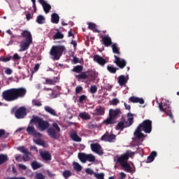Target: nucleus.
I'll use <instances>...</instances> for the list:
<instances>
[{
	"instance_id": "nucleus-1",
	"label": "nucleus",
	"mask_w": 179,
	"mask_h": 179,
	"mask_svg": "<svg viewBox=\"0 0 179 179\" xmlns=\"http://www.w3.org/2000/svg\"><path fill=\"white\" fill-rule=\"evenodd\" d=\"M27 93V90L24 87L11 88L3 91L2 97L6 101H15L18 99H23Z\"/></svg>"
},
{
	"instance_id": "nucleus-2",
	"label": "nucleus",
	"mask_w": 179,
	"mask_h": 179,
	"mask_svg": "<svg viewBox=\"0 0 179 179\" xmlns=\"http://www.w3.org/2000/svg\"><path fill=\"white\" fill-rule=\"evenodd\" d=\"M142 131H143L145 134H150V132H152V120H144L138 126L137 129L134 133L136 139H138V141L143 139L141 142H143V139H145L146 136L142 133Z\"/></svg>"
},
{
	"instance_id": "nucleus-3",
	"label": "nucleus",
	"mask_w": 179,
	"mask_h": 179,
	"mask_svg": "<svg viewBox=\"0 0 179 179\" xmlns=\"http://www.w3.org/2000/svg\"><path fill=\"white\" fill-rule=\"evenodd\" d=\"M21 36L23 38L25 39L22 41L20 44V52L29 50L30 44L33 43V37L31 36V33L28 30H23L21 33Z\"/></svg>"
},
{
	"instance_id": "nucleus-4",
	"label": "nucleus",
	"mask_w": 179,
	"mask_h": 179,
	"mask_svg": "<svg viewBox=\"0 0 179 179\" xmlns=\"http://www.w3.org/2000/svg\"><path fill=\"white\" fill-rule=\"evenodd\" d=\"M64 51H66L65 46L61 45H54L50 51V55L54 61H58L62 57Z\"/></svg>"
},
{
	"instance_id": "nucleus-5",
	"label": "nucleus",
	"mask_w": 179,
	"mask_h": 179,
	"mask_svg": "<svg viewBox=\"0 0 179 179\" xmlns=\"http://www.w3.org/2000/svg\"><path fill=\"white\" fill-rule=\"evenodd\" d=\"M31 122L34 124H38V129L41 131V132H43V131H47L50 128V122L47 120H43V118L38 116H34L31 120Z\"/></svg>"
},
{
	"instance_id": "nucleus-6",
	"label": "nucleus",
	"mask_w": 179,
	"mask_h": 179,
	"mask_svg": "<svg viewBox=\"0 0 179 179\" xmlns=\"http://www.w3.org/2000/svg\"><path fill=\"white\" fill-rule=\"evenodd\" d=\"M127 117V121H120L117 123V125L115 128L117 131H124V128H128L129 127H131V125H132V124L134 123V115L132 113H128Z\"/></svg>"
},
{
	"instance_id": "nucleus-7",
	"label": "nucleus",
	"mask_w": 179,
	"mask_h": 179,
	"mask_svg": "<svg viewBox=\"0 0 179 179\" xmlns=\"http://www.w3.org/2000/svg\"><path fill=\"white\" fill-rule=\"evenodd\" d=\"M52 126L53 127H50L47 132L50 136V138H51L52 139H58V138H59V136H58V133L57 132H61V128L59 127V126L58 125V123L57 122H53L52 124Z\"/></svg>"
},
{
	"instance_id": "nucleus-8",
	"label": "nucleus",
	"mask_w": 179,
	"mask_h": 179,
	"mask_svg": "<svg viewBox=\"0 0 179 179\" xmlns=\"http://www.w3.org/2000/svg\"><path fill=\"white\" fill-rule=\"evenodd\" d=\"M135 156V153L131 150H127L126 152L121 156L117 158V163H120V166L127 163V160L129 159V157H134Z\"/></svg>"
},
{
	"instance_id": "nucleus-9",
	"label": "nucleus",
	"mask_w": 179,
	"mask_h": 179,
	"mask_svg": "<svg viewBox=\"0 0 179 179\" xmlns=\"http://www.w3.org/2000/svg\"><path fill=\"white\" fill-rule=\"evenodd\" d=\"M159 108L160 111L165 113L166 115L169 117V118L173 120V123L176 122L174 120V116H173V113H171V108L170 106L168 107V109H166L162 103H159Z\"/></svg>"
},
{
	"instance_id": "nucleus-10",
	"label": "nucleus",
	"mask_w": 179,
	"mask_h": 179,
	"mask_svg": "<svg viewBox=\"0 0 179 179\" xmlns=\"http://www.w3.org/2000/svg\"><path fill=\"white\" fill-rule=\"evenodd\" d=\"M114 58V64H115V65H117L120 69H124V67L127 66V61L124 59H121L117 55H115Z\"/></svg>"
},
{
	"instance_id": "nucleus-11",
	"label": "nucleus",
	"mask_w": 179,
	"mask_h": 179,
	"mask_svg": "<svg viewBox=\"0 0 179 179\" xmlns=\"http://www.w3.org/2000/svg\"><path fill=\"white\" fill-rule=\"evenodd\" d=\"M28 135H31L34 138H41V134L36 130L34 126L29 125L27 128Z\"/></svg>"
},
{
	"instance_id": "nucleus-12",
	"label": "nucleus",
	"mask_w": 179,
	"mask_h": 179,
	"mask_svg": "<svg viewBox=\"0 0 179 179\" xmlns=\"http://www.w3.org/2000/svg\"><path fill=\"white\" fill-rule=\"evenodd\" d=\"M18 150L21 152L22 153H24V155L22 157V160L24 162H29L30 160V156H31V152H29L27 149H26L24 147H19Z\"/></svg>"
},
{
	"instance_id": "nucleus-13",
	"label": "nucleus",
	"mask_w": 179,
	"mask_h": 179,
	"mask_svg": "<svg viewBox=\"0 0 179 179\" xmlns=\"http://www.w3.org/2000/svg\"><path fill=\"white\" fill-rule=\"evenodd\" d=\"M15 115L16 118L18 120H21L22 118H24L26 115H27V113H26V108L21 107L16 110L15 113Z\"/></svg>"
},
{
	"instance_id": "nucleus-14",
	"label": "nucleus",
	"mask_w": 179,
	"mask_h": 179,
	"mask_svg": "<svg viewBox=\"0 0 179 179\" xmlns=\"http://www.w3.org/2000/svg\"><path fill=\"white\" fill-rule=\"evenodd\" d=\"M115 138H117V136L113 134H110L108 131H106V134L101 136V141H104V142H113Z\"/></svg>"
},
{
	"instance_id": "nucleus-15",
	"label": "nucleus",
	"mask_w": 179,
	"mask_h": 179,
	"mask_svg": "<svg viewBox=\"0 0 179 179\" xmlns=\"http://www.w3.org/2000/svg\"><path fill=\"white\" fill-rule=\"evenodd\" d=\"M94 62H97L101 66H104L107 64V60L99 55H94Z\"/></svg>"
},
{
	"instance_id": "nucleus-16",
	"label": "nucleus",
	"mask_w": 179,
	"mask_h": 179,
	"mask_svg": "<svg viewBox=\"0 0 179 179\" xmlns=\"http://www.w3.org/2000/svg\"><path fill=\"white\" fill-rule=\"evenodd\" d=\"M101 43L105 47H110L111 44H113V41L111 40V37L107 36H101Z\"/></svg>"
},
{
	"instance_id": "nucleus-17",
	"label": "nucleus",
	"mask_w": 179,
	"mask_h": 179,
	"mask_svg": "<svg viewBox=\"0 0 179 179\" xmlns=\"http://www.w3.org/2000/svg\"><path fill=\"white\" fill-rule=\"evenodd\" d=\"M92 152L97 153V155H103V150H101V145L99 143H92L90 145Z\"/></svg>"
},
{
	"instance_id": "nucleus-18",
	"label": "nucleus",
	"mask_w": 179,
	"mask_h": 179,
	"mask_svg": "<svg viewBox=\"0 0 179 179\" xmlns=\"http://www.w3.org/2000/svg\"><path fill=\"white\" fill-rule=\"evenodd\" d=\"M40 156L45 162H51L52 156L48 151H40Z\"/></svg>"
},
{
	"instance_id": "nucleus-19",
	"label": "nucleus",
	"mask_w": 179,
	"mask_h": 179,
	"mask_svg": "<svg viewBox=\"0 0 179 179\" xmlns=\"http://www.w3.org/2000/svg\"><path fill=\"white\" fill-rule=\"evenodd\" d=\"M38 2L42 5L45 13H50V10H51V5L48 3L45 0H38Z\"/></svg>"
},
{
	"instance_id": "nucleus-20",
	"label": "nucleus",
	"mask_w": 179,
	"mask_h": 179,
	"mask_svg": "<svg viewBox=\"0 0 179 179\" xmlns=\"http://www.w3.org/2000/svg\"><path fill=\"white\" fill-rule=\"evenodd\" d=\"M121 114V110L120 109H110L109 110V117H112L113 119L117 120L118 115Z\"/></svg>"
},
{
	"instance_id": "nucleus-21",
	"label": "nucleus",
	"mask_w": 179,
	"mask_h": 179,
	"mask_svg": "<svg viewBox=\"0 0 179 179\" xmlns=\"http://www.w3.org/2000/svg\"><path fill=\"white\" fill-rule=\"evenodd\" d=\"M44 85H54L59 82V78L58 77H55L53 78H45Z\"/></svg>"
},
{
	"instance_id": "nucleus-22",
	"label": "nucleus",
	"mask_w": 179,
	"mask_h": 179,
	"mask_svg": "<svg viewBox=\"0 0 179 179\" xmlns=\"http://www.w3.org/2000/svg\"><path fill=\"white\" fill-rule=\"evenodd\" d=\"M76 79L78 80H82V79H89L90 78V71H85L81 73L80 74L76 76Z\"/></svg>"
},
{
	"instance_id": "nucleus-23",
	"label": "nucleus",
	"mask_w": 179,
	"mask_h": 179,
	"mask_svg": "<svg viewBox=\"0 0 179 179\" xmlns=\"http://www.w3.org/2000/svg\"><path fill=\"white\" fill-rule=\"evenodd\" d=\"M128 77H125V76L124 75L120 76L117 78V82L120 86H125V85H127V83H128Z\"/></svg>"
},
{
	"instance_id": "nucleus-24",
	"label": "nucleus",
	"mask_w": 179,
	"mask_h": 179,
	"mask_svg": "<svg viewBox=\"0 0 179 179\" xmlns=\"http://www.w3.org/2000/svg\"><path fill=\"white\" fill-rule=\"evenodd\" d=\"M103 124H104V125H114V124H117V120H115L114 117L109 116L103 120Z\"/></svg>"
},
{
	"instance_id": "nucleus-25",
	"label": "nucleus",
	"mask_w": 179,
	"mask_h": 179,
	"mask_svg": "<svg viewBox=\"0 0 179 179\" xmlns=\"http://www.w3.org/2000/svg\"><path fill=\"white\" fill-rule=\"evenodd\" d=\"M70 138H71L72 141L74 142H82V138H80L76 131H73L70 134Z\"/></svg>"
},
{
	"instance_id": "nucleus-26",
	"label": "nucleus",
	"mask_w": 179,
	"mask_h": 179,
	"mask_svg": "<svg viewBox=\"0 0 179 179\" xmlns=\"http://www.w3.org/2000/svg\"><path fill=\"white\" fill-rule=\"evenodd\" d=\"M129 100L131 101V103H139L140 104H145V100L142 98L131 96Z\"/></svg>"
},
{
	"instance_id": "nucleus-27",
	"label": "nucleus",
	"mask_w": 179,
	"mask_h": 179,
	"mask_svg": "<svg viewBox=\"0 0 179 179\" xmlns=\"http://www.w3.org/2000/svg\"><path fill=\"white\" fill-rule=\"evenodd\" d=\"M51 22L55 24H58V23H59V15L55 13H52L51 15Z\"/></svg>"
},
{
	"instance_id": "nucleus-28",
	"label": "nucleus",
	"mask_w": 179,
	"mask_h": 179,
	"mask_svg": "<svg viewBox=\"0 0 179 179\" xmlns=\"http://www.w3.org/2000/svg\"><path fill=\"white\" fill-rule=\"evenodd\" d=\"M31 166L33 170H38V169L43 167V164H40L37 161H34L31 162Z\"/></svg>"
},
{
	"instance_id": "nucleus-29",
	"label": "nucleus",
	"mask_w": 179,
	"mask_h": 179,
	"mask_svg": "<svg viewBox=\"0 0 179 179\" xmlns=\"http://www.w3.org/2000/svg\"><path fill=\"white\" fill-rule=\"evenodd\" d=\"M121 167H122L127 173H132V167H131V165H129L128 162L122 164Z\"/></svg>"
},
{
	"instance_id": "nucleus-30",
	"label": "nucleus",
	"mask_w": 179,
	"mask_h": 179,
	"mask_svg": "<svg viewBox=\"0 0 179 179\" xmlns=\"http://www.w3.org/2000/svg\"><path fill=\"white\" fill-rule=\"evenodd\" d=\"M157 156V152L156 151L151 152V153L150 154V155L148 157V159H147L148 163H152V162L155 160V157H156Z\"/></svg>"
},
{
	"instance_id": "nucleus-31",
	"label": "nucleus",
	"mask_w": 179,
	"mask_h": 179,
	"mask_svg": "<svg viewBox=\"0 0 179 179\" xmlns=\"http://www.w3.org/2000/svg\"><path fill=\"white\" fill-rule=\"evenodd\" d=\"M79 117L80 118H81L82 120H85L86 121L90 120V118H92V117L90 116V115H89L86 112H83V113H80L79 114Z\"/></svg>"
},
{
	"instance_id": "nucleus-32",
	"label": "nucleus",
	"mask_w": 179,
	"mask_h": 179,
	"mask_svg": "<svg viewBox=\"0 0 179 179\" xmlns=\"http://www.w3.org/2000/svg\"><path fill=\"white\" fill-rule=\"evenodd\" d=\"M57 33L53 36V40H61L64 38V35L59 31V29H56Z\"/></svg>"
},
{
	"instance_id": "nucleus-33",
	"label": "nucleus",
	"mask_w": 179,
	"mask_h": 179,
	"mask_svg": "<svg viewBox=\"0 0 179 179\" xmlns=\"http://www.w3.org/2000/svg\"><path fill=\"white\" fill-rule=\"evenodd\" d=\"M9 160L8 155L4 154H0V166H2L3 163H6Z\"/></svg>"
},
{
	"instance_id": "nucleus-34",
	"label": "nucleus",
	"mask_w": 179,
	"mask_h": 179,
	"mask_svg": "<svg viewBox=\"0 0 179 179\" xmlns=\"http://www.w3.org/2000/svg\"><path fill=\"white\" fill-rule=\"evenodd\" d=\"M44 110L46 111V113H48L51 115H57V112H55V110L50 106H45Z\"/></svg>"
},
{
	"instance_id": "nucleus-35",
	"label": "nucleus",
	"mask_w": 179,
	"mask_h": 179,
	"mask_svg": "<svg viewBox=\"0 0 179 179\" xmlns=\"http://www.w3.org/2000/svg\"><path fill=\"white\" fill-rule=\"evenodd\" d=\"M105 114V110L104 108H102L101 106H99L95 110V115H104Z\"/></svg>"
},
{
	"instance_id": "nucleus-36",
	"label": "nucleus",
	"mask_w": 179,
	"mask_h": 179,
	"mask_svg": "<svg viewBox=\"0 0 179 179\" xmlns=\"http://www.w3.org/2000/svg\"><path fill=\"white\" fill-rule=\"evenodd\" d=\"M78 159L82 163H85L87 162V155L83 152H80L78 153Z\"/></svg>"
},
{
	"instance_id": "nucleus-37",
	"label": "nucleus",
	"mask_w": 179,
	"mask_h": 179,
	"mask_svg": "<svg viewBox=\"0 0 179 179\" xmlns=\"http://www.w3.org/2000/svg\"><path fill=\"white\" fill-rule=\"evenodd\" d=\"M36 22L38 24H44V23H45V17L41 15H38Z\"/></svg>"
},
{
	"instance_id": "nucleus-38",
	"label": "nucleus",
	"mask_w": 179,
	"mask_h": 179,
	"mask_svg": "<svg viewBox=\"0 0 179 179\" xmlns=\"http://www.w3.org/2000/svg\"><path fill=\"white\" fill-rule=\"evenodd\" d=\"M88 29H90V30H94L96 33H100V30L96 27V24L93 22H88Z\"/></svg>"
},
{
	"instance_id": "nucleus-39",
	"label": "nucleus",
	"mask_w": 179,
	"mask_h": 179,
	"mask_svg": "<svg viewBox=\"0 0 179 179\" xmlns=\"http://www.w3.org/2000/svg\"><path fill=\"white\" fill-rule=\"evenodd\" d=\"M107 71H108L110 73H117V71H118V68L114 67V66L113 65H108Z\"/></svg>"
},
{
	"instance_id": "nucleus-40",
	"label": "nucleus",
	"mask_w": 179,
	"mask_h": 179,
	"mask_svg": "<svg viewBox=\"0 0 179 179\" xmlns=\"http://www.w3.org/2000/svg\"><path fill=\"white\" fill-rule=\"evenodd\" d=\"M112 50L114 54H117V55H121V52H120V49H118V46L117 43H113L112 45Z\"/></svg>"
},
{
	"instance_id": "nucleus-41",
	"label": "nucleus",
	"mask_w": 179,
	"mask_h": 179,
	"mask_svg": "<svg viewBox=\"0 0 179 179\" xmlns=\"http://www.w3.org/2000/svg\"><path fill=\"white\" fill-rule=\"evenodd\" d=\"M83 71V66L80 65L76 66L73 69L72 72H76V73H80Z\"/></svg>"
},
{
	"instance_id": "nucleus-42",
	"label": "nucleus",
	"mask_w": 179,
	"mask_h": 179,
	"mask_svg": "<svg viewBox=\"0 0 179 179\" xmlns=\"http://www.w3.org/2000/svg\"><path fill=\"white\" fill-rule=\"evenodd\" d=\"M73 169L76 170V171H82V166L79 164L78 162H73Z\"/></svg>"
},
{
	"instance_id": "nucleus-43",
	"label": "nucleus",
	"mask_w": 179,
	"mask_h": 179,
	"mask_svg": "<svg viewBox=\"0 0 179 179\" xmlns=\"http://www.w3.org/2000/svg\"><path fill=\"white\" fill-rule=\"evenodd\" d=\"M32 104H33V106H35L36 107H41L43 106V104L41 103V101L38 99H33Z\"/></svg>"
},
{
	"instance_id": "nucleus-44",
	"label": "nucleus",
	"mask_w": 179,
	"mask_h": 179,
	"mask_svg": "<svg viewBox=\"0 0 179 179\" xmlns=\"http://www.w3.org/2000/svg\"><path fill=\"white\" fill-rule=\"evenodd\" d=\"M71 176H72V172H71V171L65 170L63 171V177H64V178H69Z\"/></svg>"
},
{
	"instance_id": "nucleus-45",
	"label": "nucleus",
	"mask_w": 179,
	"mask_h": 179,
	"mask_svg": "<svg viewBox=\"0 0 179 179\" xmlns=\"http://www.w3.org/2000/svg\"><path fill=\"white\" fill-rule=\"evenodd\" d=\"M34 143L39 145V146H45V142L41 139H37L34 141Z\"/></svg>"
},
{
	"instance_id": "nucleus-46",
	"label": "nucleus",
	"mask_w": 179,
	"mask_h": 179,
	"mask_svg": "<svg viewBox=\"0 0 179 179\" xmlns=\"http://www.w3.org/2000/svg\"><path fill=\"white\" fill-rule=\"evenodd\" d=\"M96 157L92 154L87 155V162H95Z\"/></svg>"
},
{
	"instance_id": "nucleus-47",
	"label": "nucleus",
	"mask_w": 179,
	"mask_h": 179,
	"mask_svg": "<svg viewBox=\"0 0 179 179\" xmlns=\"http://www.w3.org/2000/svg\"><path fill=\"white\" fill-rule=\"evenodd\" d=\"M11 59H13V61H19V59H22V57L19 54L15 53L13 57L11 56Z\"/></svg>"
},
{
	"instance_id": "nucleus-48",
	"label": "nucleus",
	"mask_w": 179,
	"mask_h": 179,
	"mask_svg": "<svg viewBox=\"0 0 179 179\" xmlns=\"http://www.w3.org/2000/svg\"><path fill=\"white\" fill-rule=\"evenodd\" d=\"M86 100H87V96L85 94L81 95L79 97V103H80V104H82V103H83V101H86Z\"/></svg>"
},
{
	"instance_id": "nucleus-49",
	"label": "nucleus",
	"mask_w": 179,
	"mask_h": 179,
	"mask_svg": "<svg viewBox=\"0 0 179 179\" xmlns=\"http://www.w3.org/2000/svg\"><path fill=\"white\" fill-rule=\"evenodd\" d=\"M94 177H96V178L97 179H104V173H94Z\"/></svg>"
},
{
	"instance_id": "nucleus-50",
	"label": "nucleus",
	"mask_w": 179,
	"mask_h": 179,
	"mask_svg": "<svg viewBox=\"0 0 179 179\" xmlns=\"http://www.w3.org/2000/svg\"><path fill=\"white\" fill-rule=\"evenodd\" d=\"M12 59V56L8 57H0V61L2 62H9L10 60Z\"/></svg>"
},
{
	"instance_id": "nucleus-51",
	"label": "nucleus",
	"mask_w": 179,
	"mask_h": 179,
	"mask_svg": "<svg viewBox=\"0 0 179 179\" xmlns=\"http://www.w3.org/2000/svg\"><path fill=\"white\" fill-rule=\"evenodd\" d=\"M36 179H45V176L42 173H38L35 176Z\"/></svg>"
},
{
	"instance_id": "nucleus-52",
	"label": "nucleus",
	"mask_w": 179,
	"mask_h": 179,
	"mask_svg": "<svg viewBox=\"0 0 179 179\" xmlns=\"http://www.w3.org/2000/svg\"><path fill=\"white\" fill-rule=\"evenodd\" d=\"M90 92L92 94L97 92V87L96 85H92L90 87Z\"/></svg>"
},
{
	"instance_id": "nucleus-53",
	"label": "nucleus",
	"mask_w": 179,
	"mask_h": 179,
	"mask_svg": "<svg viewBox=\"0 0 179 179\" xmlns=\"http://www.w3.org/2000/svg\"><path fill=\"white\" fill-rule=\"evenodd\" d=\"M111 104L112 106H117V104H120V100L117 98H114L112 99Z\"/></svg>"
},
{
	"instance_id": "nucleus-54",
	"label": "nucleus",
	"mask_w": 179,
	"mask_h": 179,
	"mask_svg": "<svg viewBox=\"0 0 179 179\" xmlns=\"http://www.w3.org/2000/svg\"><path fill=\"white\" fill-rule=\"evenodd\" d=\"M85 173L87 174H90V176H93V174H94V171H93V170L90 168H87L85 169Z\"/></svg>"
},
{
	"instance_id": "nucleus-55",
	"label": "nucleus",
	"mask_w": 179,
	"mask_h": 179,
	"mask_svg": "<svg viewBox=\"0 0 179 179\" xmlns=\"http://www.w3.org/2000/svg\"><path fill=\"white\" fill-rule=\"evenodd\" d=\"M82 90H83V87L82 86L76 87V94H79V93H80V92H82Z\"/></svg>"
},
{
	"instance_id": "nucleus-56",
	"label": "nucleus",
	"mask_w": 179,
	"mask_h": 179,
	"mask_svg": "<svg viewBox=\"0 0 179 179\" xmlns=\"http://www.w3.org/2000/svg\"><path fill=\"white\" fill-rule=\"evenodd\" d=\"M27 20H30V19H33V14L29 13L26 15Z\"/></svg>"
},
{
	"instance_id": "nucleus-57",
	"label": "nucleus",
	"mask_w": 179,
	"mask_h": 179,
	"mask_svg": "<svg viewBox=\"0 0 179 179\" xmlns=\"http://www.w3.org/2000/svg\"><path fill=\"white\" fill-rule=\"evenodd\" d=\"M12 69H10V68L6 69L5 71V73H6V75H12Z\"/></svg>"
},
{
	"instance_id": "nucleus-58",
	"label": "nucleus",
	"mask_w": 179,
	"mask_h": 179,
	"mask_svg": "<svg viewBox=\"0 0 179 179\" xmlns=\"http://www.w3.org/2000/svg\"><path fill=\"white\" fill-rule=\"evenodd\" d=\"M127 177V174L124 172H121L120 174V179H124Z\"/></svg>"
},
{
	"instance_id": "nucleus-59",
	"label": "nucleus",
	"mask_w": 179,
	"mask_h": 179,
	"mask_svg": "<svg viewBox=\"0 0 179 179\" xmlns=\"http://www.w3.org/2000/svg\"><path fill=\"white\" fill-rule=\"evenodd\" d=\"M68 37H73V38H75V35L73 34V32H72V29L69 31Z\"/></svg>"
},
{
	"instance_id": "nucleus-60",
	"label": "nucleus",
	"mask_w": 179,
	"mask_h": 179,
	"mask_svg": "<svg viewBox=\"0 0 179 179\" xmlns=\"http://www.w3.org/2000/svg\"><path fill=\"white\" fill-rule=\"evenodd\" d=\"M38 69H40V64H36L34 66V72H37V71H38Z\"/></svg>"
},
{
	"instance_id": "nucleus-61",
	"label": "nucleus",
	"mask_w": 179,
	"mask_h": 179,
	"mask_svg": "<svg viewBox=\"0 0 179 179\" xmlns=\"http://www.w3.org/2000/svg\"><path fill=\"white\" fill-rule=\"evenodd\" d=\"M18 166L21 169V170H26L27 169L25 165H23L22 164H20Z\"/></svg>"
},
{
	"instance_id": "nucleus-62",
	"label": "nucleus",
	"mask_w": 179,
	"mask_h": 179,
	"mask_svg": "<svg viewBox=\"0 0 179 179\" xmlns=\"http://www.w3.org/2000/svg\"><path fill=\"white\" fill-rule=\"evenodd\" d=\"M6 179H26L24 177H13V178H7Z\"/></svg>"
},
{
	"instance_id": "nucleus-63",
	"label": "nucleus",
	"mask_w": 179,
	"mask_h": 179,
	"mask_svg": "<svg viewBox=\"0 0 179 179\" xmlns=\"http://www.w3.org/2000/svg\"><path fill=\"white\" fill-rule=\"evenodd\" d=\"M73 62L74 64H79L80 62L79 61V58L78 57H73Z\"/></svg>"
},
{
	"instance_id": "nucleus-64",
	"label": "nucleus",
	"mask_w": 179,
	"mask_h": 179,
	"mask_svg": "<svg viewBox=\"0 0 179 179\" xmlns=\"http://www.w3.org/2000/svg\"><path fill=\"white\" fill-rule=\"evenodd\" d=\"M124 107H125L126 110H131V105H128V104H127V103H124Z\"/></svg>"
}]
</instances>
